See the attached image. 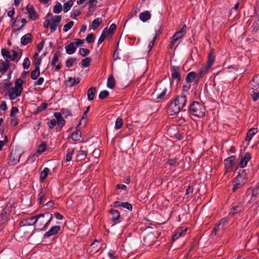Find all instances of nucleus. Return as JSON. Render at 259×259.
<instances>
[{"mask_svg":"<svg viewBox=\"0 0 259 259\" xmlns=\"http://www.w3.org/2000/svg\"><path fill=\"white\" fill-rule=\"evenodd\" d=\"M110 212L112 215L111 221L114 222L118 221L120 217L119 212L117 210L111 209Z\"/></svg>","mask_w":259,"mask_h":259,"instance_id":"obj_25","label":"nucleus"},{"mask_svg":"<svg viewBox=\"0 0 259 259\" xmlns=\"http://www.w3.org/2000/svg\"><path fill=\"white\" fill-rule=\"evenodd\" d=\"M115 79L112 75L109 76L107 79V86L108 88L112 89L114 87Z\"/></svg>","mask_w":259,"mask_h":259,"instance_id":"obj_37","label":"nucleus"},{"mask_svg":"<svg viewBox=\"0 0 259 259\" xmlns=\"http://www.w3.org/2000/svg\"><path fill=\"white\" fill-rule=\"evenodd\" d=\"M122 207L126 208V209L131 211L132 210V205L128 202H123L122 204Z\"/></svg>","mask_w":259,"mask_h":259,"instance_id":"obj_56","label":"nucleus"},{"mask_svg":"<svg viewBox=\"0 0 259 259\" xmlns=\"http://www.w3.org/2000/svg\"><path fill=\"white\" fill-rule=\"evenodd\" d=\"M80 81V80L78 78H72V77H69L68 80L67 82L69 83V86L72 87L78 84Z\"/></svg>","mask_w":259,"mask_h":259,"instance_id":"obj_39","label":"nucleus"},{"mask_svg":"<svg viewBox=\"0 0 259 259\" xmlns=\"http://www.w3.org/2000/svg\"><path fill=\"white\" fill-rule=\"evenodd\" d=\"M73 4V1L71 0L65 3L63 5V11L65 13L68 12L71 8Z\"/></svg>","mask_w":259,"mask_h":259,"instance_id":"obj_41","label":"nucleus"},{"mask_svg":"<svg viewBox=\"0 0 259 259\" xmlns=\"http://www.w3.org/2000/svg\"><path fill=\"white\" fill-rule=\"evenodd\" d=\"M71 138L75 141L79 140L81 138V132L79 130H76L72 134Z\"/></svg>","mask_w":259,"mask_h":259,"instance_id":"obj_35","label":"nucleus"},{"mask_svg":"<svg viewBox=\"0 0 259 259\" xmlns=\"http://www.w3.org/2000/svg\"><path fill=\"white\" fill-rule=\"evenodd\" d=\"M116 25L115 24H112L110 25L109 30L107 29V34L112 35L114 32V30L116 29Z\"/></svg>","mask_w":259,"mask_h":259,"instance_id":"obj_55","label":"nucleus"},{"mask_svg":"<svg viewBox=\"0 0 259 259\" xmlns=\"http://www.w3.org/2000/svg\"><path fill=\"white\" fill-rule=\"evenodd\" d=\"M243 210V205L239 203L237 205L233 207L229 213V215L231 217L234 216L235 214L240 213Z\"/></svg>","mask_w":259,"mask_h":259,"instance_id":"obj_18","label":"nucleus"},{"mask_svg":"<svg viewBox=\"0 0 259 259\" xmlns=\"http://www.w3.org/2000/svg\"><path fill=\"white\" fill-rule=\"evenodd\" d=\"M74 152V149L73 148H69L67 151L66 155L65 157L66 162L70 161L72 159V156Z\"/></svg>","mask_w":259,"mask_h":259,"instance_id":"obj_32","label":"nucleus"},{"mask_svg":"<svg viewBox=\"0 0 259 259\" xmlns=\"http://www.w3.org/2000/svg\"><path fill=\"white\" fill-rule=\"evenodd\" d=\"M196 76V73L194 72H189L186 76V80L188 83L192 82Z\"/></svg>","mask_w":259,"mask_h":259,"instance_id":"obj_40","label":"nucleus"},{"mask_svg":"<svg viewBox=\"0 0 259 259\" xmlns=\"http://www.w3.org/2000/svg\"><path fill=\"white\" fill-rule=\"evenodd\" d=\"M61 17L60 16H55L52 20V24H51L50 21L47 19L44 22V26L45 28L50 27L51 31L52 32H54L57 29V27L61 21Z\"/></svg>","mask_w":259,"mask_h":259,"instance_id":"obj_4","label":"nucleus"},{"mask_svg":"<svg viewBox=\"0 0 259 259\" xmlns=\"http://www.w3.org/2000/svg\"><path fill=\"white\" fill-rule=\"evenodd\" d=\"M30 65V62L28 58H25L23 63V67L24 69H27Z\"/></svg>","mask_w":259,"mask_h":259,"instance_id":"obj_51","label":"nucleus"},{"mask_svg":"<svg viewBox=\"0 0 259 259\" xmlns=\"http://www.w3.org/2000/svg\"><path fill=\"white\" fill-rule=\"evenodd\" d=\"M171 78L173 80H177L178 82L181 80V70L179 67H172L171 69Z\"/></svg>","mask_w":259,"mask_h":259,"instance_id":"obj_11","label":"nucleus"},{"mask_svg":"<svg viewBox=\"0 0 259 259\" xmlns=\"http://www.w3.org/2000/svg\"><path fill=\"white\" fill-rule=\"evenodd\" d=\"M109 95V92L106 91L104 90L103 91H101L99 95V98L100 99H103L107 97Z\"/></svg>","mask_w":259,"mask_h":259,"instance_id":"obj_50","label":"nucleus"},{"mask_svg":"<svg viewBox=\"0 0 259 259\" xmlns=\"http://www.w3.org/2000/svg\"><path fill=\"white\" fill-rule=\"evenodd\" d=\"M151 17V14L150 12L146 11L141 13L139 15L140 20L143 22H145L149 20Z\"/></svg>","mask_w":259,"mask_h":259,"instance_id":"obj_28","label":"nucleus"},{"mask_svg":"<svg viewBox=\"0 0 259 259\" xmlns=\"http://www.w3.org/2000/svg\"><path fill=\"white\" fill-rule=\"evenodd\" d=\"M252 94L251 96L254 101H256L259 98V91L258 90H252Z\"/></svg>","mask_w":259,"mask_h":259,"instance_id":"obj_49","label":"nucleus"},{"mask_svg":"<svg viewBox=\"0 0 259 259\" xmlns=\"http://www.w3.org/2000/svg\"><path fill=\"white\" fill-rule=\"evenodd\" d=\"M86 41L88 43L93 42L94 41V36L93 33L88 34L86 37Z\"/></svg>","mask_w":259,"mask_h":259,"instance_id":"obj_58","label":"nucleus"},{"mask_svg":"<svg viewBox=\"0 0 259 259\" xmlns=\"http://www.w3.org/2000/svg\"><path fill=\"white\" fill-rule=\"evenodd\" d=\"M96 92V89L95 87H92L88 91V99L89 101H92L94 98V96Z\"/></svg>","mask_w":259,"mask_h":259,"instance_id":"obj_30","label":"nucleus"},{"mask_svg":"<svg viewBox=\"0 0 259 259\" xmlns=\"http://www.w3.org/2000/svg\"><path fill=\"white\" fill-rule=\"evenodd\" d=\"M87 151L84 150L79 151L78 156H80L82 159H84L86 157L87 155Z\"/></svg>","mask_w":259,"mask_h":259,"instance_id":"obj_64","label":"nucleus"},{"mask_svg":"<svg viewBox=\"0 0 259 259\" xmlns=\"http://www.w3.org/2000/svg\"><path fill=\"white\" fill-rule=\"evenodd\" d=\"M35 220V217H31L26 219L20 223V227H22L26 226H31L35 224V223H34V221Z\"/></svg>","mask_w":259,"mask_h":259,"instance_id":"obj_23","label":"nucleus"},{"mask_svg":"<svg viewBox=\"0 0 259 259\" xmlns=\"http://www.w3.org/2000/svg\"><path fill=\"white\" fill-rule=\"evenodd\" d=\"M60 227L59 226H54L51 228V229L47 231L44 235L45 237H50V236L57 234L60 230Z\"/></svg>","mask_w":259,"mask_h":259,"instance_id":"obj_15","label":"nucleus"},{"mask_svg":"<svg viewBox=\"0 0 259 259\" xmlns=\"http://www.w3.org/2000/svg\"><path fill=\"white\" fill-rule=\"evenodd\" d=\"M214 55L211 52L209 53L208 55V58L206 66L202 67L199 72L198 73V76L199 78L202 77L207 72L208 70L211 66L212 65L214 60Z\"/></svg>","mask_w":259,"mask_h":259,"instance_id":"obj_5","label":"nucleus"},{"mask_svg":"<svg viewBox=\"0 0 259 259\" xmlns=\"http://www.w3.org/2000/svg\"><path fill=\"white\" fill-rule=\"evenodd\" d=\"M10 67L9 61L3 60H0V72L2 74L5 73Z\"/></svg>","mask_w":259,"mask_h":259,"instance_id":"obj_19","label":"nucleus"},{"mask_svg":"<svg viewBox=\"0 0 259 259\" xmlns=\"http://www.w3.org/2000/svg\"><path fill=\"white\" fill-rule=\"evenodd\" d=\"M247 173L244 170L239 172L234 181V185L232 188L233 191L235 192L237 189L242 187L245 183L246 180Z\"/></svg>","mask_w":259,"mask_h":259,"instance_id":"obj_3","label":"nucleus"},{"mask_svg":"<svg viewBox=\"0 0 259 259\" xmlns=\"http://www.w3.org/2000/svg\"><path fill=\"white\" fill-rule=\"evenodd\" d=\"M91 61V59L90 58H89V57L85 58V59H83L81 61V65L84 67H87L90 65Z\"/></svg>","mask_w":259,"mask_h":259,"instance_id":"obj_44","label":"nucleus"},{"mask_svg":"<svg viewBox=\"0 0 259 259\" xmlns=\"http://www.w3.org/2000/svg\"><path fill=\"white\" fill-rule=\"evenodd\" d=\"M26 10L29 14V17L32 20H36L38 16L34 10V7L32 5H28L26 7Z\"/></svg>","mask_w":259,"mask_h":259,"instance_id":"obj_16","label":"nucleus"},{"mask_svg":"<svg viewBox=\"0 0 259 259\" xmlns=\"http://www.w3.org/2000/svg\"><path fill=\"white\" fill-rule=\"evenodd\" d=\"M56 120L53 119L48 123V125L50 128H53L56 125Z\"/></svg>","mask_w":259,"mask_h":259,"instance_id":"obj_63","label":"nucleus"},{"mask_svg":"<svg viewBox=\"0 0 259 259\" xmlns=\"http://www.w3.org/2000/svg\"><path fill=\"white\" fill-rule=\"evenodd\" d=\"M65 48L66 53L69 55L73 54L77 49L73 41L70 42L68 45L66 46Z\"/></svg>","mask_w":259,"mask_h":259,"instance_id":"obj_21","label":"nucleus"},{"mask_svg":"<svg viewBox=\"0 0 259 259\" xmlns=\"http://www.w3.org/2000/svg\"><path fill=\"white\" fill-rule=\"evenodd\" d=\"M250 89L254 90L259 89V74L255 75L249 83Z\"/></svg>","mask_w":259,"mask_h":259,"instance_id":"obj_13","label":"nucleus"},{"mask_svg":"<svg viewBox=\"0 0 259 259\" xmlns=\"http://www.w3.org/2000/svg\"><path fill=\"white\" fill-rule=\"evenodd\" d=\"M186 25H184L183 27L181 28V29L177 32L172 36V41L171 42L170 45V48L171 49H172L174 47H175V46L176 44L177 43V41L181 38L186 33Z\"/></svg>","mask_w":259,"mask_h":259,"instance_id":"obj_7","label":"nucleus"},{"mask_svg":"<svg viewBox=\"0 0 259 259\" xmlns=\"http://www.w3.org/2000/svg\"><path fill=\"white\" fill-rule=\"evenodd\" d=\"M187 231V229H179L173 236L172 240L174 241L178 239L180 237L184 235Z\"/></svg>","mask_w":259,"mask_h":259,"instance_id":"obj_29","label":"nucleus"},{"mask_svg":"<svg viewBox=\"0 0 259 259\" xmlns=\"http://www.w3.org/2000/svg\"><path fill=\"white\" fill-rule=\"evenodd\" d=\"M20 158V154L13 150L11 153L9 162L11 165H15L19 161Z\"/></svg>","mask_w":259,"mask_h":259,"instance_id":"obj_9","label":"nucleus"},{"mask_svg":"<svg viewBox=\"0 0 259 259\" xmlns=\"http://www.w3.org/2000/svg\"><path fill=\"white\" fill-rule=\"evenodd\" d=\"M70 113L67 110L65 111L64 109L61 110V112H55L54 115L57 119V123L58 125L62 127L65 123L64 119H63V115L67 116L70 115Z\"/></svg>","mask_w":259,"mask_h":259,"instance_id":"obj_6","label":"nucleus"},{"mask_svg":"<svg viewBox=\"0 0 259 259\" xmlns=\"http://www.w3.org/2000/svg\"><path fill=\"white\" fill-rule=\"evenodd\" d=\"M18 112V109L16 107H13L11 111V116L15 117L16 114Z\"/></svg>","mask_w":259,"mask_h":259,"instance_id":"obj_61","label":"nucleus"},{"mask_svg":"<svg viewBox=\"0 0 259 259\" xmlns=\"http://www.w3.org/2000/svg\"><path fill=\"white\" fill-rule=\"evenodd\" d=\"M167 93L166 89H164L160 94L157 96V99H164Z\"/></svg>","mask_w":259,"mask_h":259,"instance_id":"obj_57","label":"nucleus"},{"mask_svg":"<svg viewBox=\"0 0 259 259\" xmlns=\"http://www.w3.org/2000/svg\"><path fill=\"white\" fill-rule=\"evenodd\" d=\"M21 92L14 88L10 89L8 92V96L11 100H14L21 94Z\"/></svg>","mask_w":259,"mask_h":259,"instance_id":"obj_14","label":"nucleus"},{"mask_svg":"<svg viewBox=\"0 0 259 259\" xmlns=\"http://www.w3.org/2000/svg\"><path fill=\"white\" fill-rule=\"evenodd\" d=\"M107 28H104L98 39V44L99 45H100L104 40L107 35Z\"/></svg>","mask_w":259,"mask_h":259,"instance_id":"obj_38","label":"nucleus"},{"mask_svg":"<svg viewBox=\"0 0 259 259\" xmlns=\"http://www.w3.org/2000/svg\"><path fill=\"white\" fill-rule=\"evenodd\" d=\"M40 74L39 68H35V69L31 72V77L32 79L35 80Z\"/></svg>","mask_w":259,"mask_h":259,"instance_id":"obj_42","label":"nucleus"},{"mask_svg":"<svg viewBox=\"0 0 259 259\" xmlns=\"http://www.w3.org/2000/svg\"><path fill=\"white\" fill-rule=\"evenodd\" d=\"M220 224H217L214 225V227L213 228L211 235H215L217 234V233L218 231L220 229Z\"/></svg>","mask_w":259,"mask_h":259,"instance_id":"obj_60","label":"nucleus"},{"mask_svg":"<svg viewBox=\"0 0 259 259\" xmlns=\"http://www.w3.org/2000/svg\"><path fill=\"white\" fill-rule=\"evenodd\" d=\"M31 39L32 35L30 33H28L21 37V42L23 45H26L31 41Z\"/></svg>","mask_w":259,"mask_h":259,"instance_id":"obj_26","label":"nucleus"},{"mask_svg":"<svg viewBox=\"0 0 259 259\" xmlns=\"http://www.w3.org/2000/svg\"><path fill=\"white\" fill-rule=\"evenodd\" d=\"M247 195L248 196H250L249 202L253 201L257 195V190L249 188L247 191Z\"/></svg>","mask_w":259,"mask_h":259,"instance_id":"obj_22","label":"nucleus"},{"mask_svg":"<svg viewBox=\"0 0 259 259\" xmlns=\"http://www.w3.org/2000/svg\"><path fill=\"white\" fill-rule=\"evenodd\" d=\"M62 10V5L59 3H57L53 8V12L56 14H58L60 13Z\"/></svg>","mask_w":259,"mask_h":259,"instance_id":"obj_43","label":"nucleus"},{"mask_svg":"<svg viewBox=\"0 0 259 259\" xmlns=\"http://www.w3.org/2000/svg\"><path fill=\"white\" fill-rule=\"evenodd\" d=\"M47 106H48V104L47 103H42V104L40 106H39L37 108V111L35 112V114H37L38 113L45 110L47 107Z\"/></svg>","mask_w":259,"mask_h":259,"instance_id":"obj_52","label":"nucleus"},{"mask_svg":"<svg viewBox=\"0 0 259 259\" xmlns=\"http://www.w3.org/2000/svg\"><path fill=\"white\" fill-rule=\"evenodd\" d=\"M74 22L72 21H69L63 27V31L64 32L68 31L73 25Z\"/></svg>","mask_w":259,"mask_h":259,"instance_id":"obj_45","label":"nucleus"},{"mask_svg":"<svg viewBox=\"0 0 259 259\" xmlns=\"http://www.w3.org/2000/svg\"><path fill=\"white\" fill-rule=\"evenodd\" d=\"M73 41L74 43L75 47L78 48L79 45H81L84 42V40L76 38L74 39Z\"/></svg>","mask_w":259,"mask_h":259,"instance_id":"obj_54","label":"nucleus"},{"mask_svg":"<svg viewBox=\"0 0 259 259\" xmlns=\"http://www.w3.org/2000/svg\"><path fill=\"white\" fill-rule=\"evenodd\" d=\"M60 55V53L59 52H56L51 62L52 66L55 67L54 71H59L61 68V63L59 60Z\"/></svg>","mask_w":259,"mask_h":259,"instance_id":"obj_8","label":"nucleus"},{"mask_svg":"<svg viewBox=\"0 0 259 259\" xmlns=\"http://www.w3.org/2000/svg\"><path fill=\"white\" fill-rule=\"evenodd\" d=\"M235 158L234 156H232L225 160V167L226 169H230L233 165V162L235 161Z\"/></svg>","mask_w":259,"mask_h":259,"instance_id":"obj_27","label":"nucleus"},{"mask_svg":"<svg viewBox=\"0 0 259 259\" xmlns=\"http://www.w3.org/2000/svg\"><path fill=\"white\" fill-rule=\"evenodd\" d=\"M76 59L74 58H70L66 60V65L67 67H70L73 64V63L76 61Z\"/></svg>","mask_w":259,"mask_h":259,"instance_id":"obj_47","label":"nucleus"},{"mask_svg":"<svg viewBox=\"0 0 259 259\" xmlns=\"http://www.w3.org/2000/svg\"><path fill=\"white\" fill-rule=\"evenodd\" d=\"M257 132V128H251L247 132L245 140L247 141H250L254 135Z\"/></svg>","mask_w":259,"mask_h":259,"instance_id":"obj_24","label":"nucleus"},{"mask_svg":"<svg viewBox=\"0 0 259 259\" xmlns=\"http://www.w3.org/2000/svg\"><path fill=\"white\" fill-rule=\"evenodd\" d=\"M251 155L249 152H246L243 156H242L240 158V161L238 165L243 168L246 166L247 162L251 159Z\"/></svg>","mask_w":259,"mask_h":259,"instance_id":"obj_10","label":"nucleus"},{"mask_svg":"<svg viewBox=\"0 0 259 259\" xmlns=\"http://www.w3.org/2000/svg\"><path fill=\"white\" fill-rule=\"evenodd\" d=\"M79 53L82 56L85 57L89 54L90 51L87 49L80 48L79 51Z\"/></svg>","mask_w":259,"mask_h":259,"instance_id":"obj_46","label":"nucleus"},{"mask_svg":"<svg viewBox=\"0 0 259 259\" xmlns=\"http://www.w3.org/2000/svg\"><path fill=\"white\" fill-rule=\"evenodd\" d=\"M50 172V169L48 167H45L43 170L40 172L39 181L40 182H44V180L47 177Z\"/></svg>","mask_w":259,"mask_h":259,"instance_id":"obj_31","label":"nucleus"},{"mask_svg":"<svg viewBox=\"0 0 259 259\" xmlns=\"http://www.w3.org/2000/svg\"><path fill=\"white\" fill-rule=\"evenodd\" d=\"M123 124L122 120L121 118H118L115 122V128L119 129L121 127Z\"/></svg>","mask_w":259,"mask_h":259,"instance_id":"obj_48","label":"nucleus"},{"mask_svg":"<svg viewBox=\"0 0 259 259\" xmlns=\"http://www.w3.org/2000/svg\"><path fill=\"white\" fill-rule=\"evenodd\" d=\"M41 61V58L35 59V61L33 62L35 68H39V65L40 64Z\"/></svg>","mask_w":259,"mask_h":259,"instance_id":"obj_62","label":"nucleus"},{"mask_svg":"<svg viewBox=\"0 0 259 259\" xmlns=\"http://www.w3.org/2000/svg\"><path fill=\"white\" fill-rule=\"evenodd\" d=\"M168 110L171 114H175L178 113L180 111L181 109L180 107L179 106V105L177 104L175 100H174L169 105Z\"/></svg>","mask_w":259,"mask_h":259,"instance_id":"obj_12","label":"nucleus"},{"mask_svg":"<svg viewBox=\"0 0 259 259\" xmlns=\"http://www.w3.org/2000/svg\"><path fill=\"white\" fill-rule=\"evenodd\" d=\"M24 81L20 78L17 79L15 82V87H13L14 88L17 89L19 91L21 92L22 91L23 88H22V84L23 83Z\"/></svg>","mask_w":259,"mask_h":259,"instance_id":"obj_33","label":"nucleus"},{"mask_svg":"<svg viewBox=\"0 0 259 259\" xmlns=\"http://www.w3.org/2000/svg\"><path fill=\"white\" fill-rule=\"evenodd\" d=\"M175 101H176L179 106L180 107V109H182L186 105V98L185 95L178 97L176 98Z\"/></svg>","mask_w":259,"mask_h":259,"instance_id":"obj_20","label":"nucleus"},{"mask_svg":"<svg viewBox=\"0 0 259 259\" xmlns=\"http://www.w3.org/2000/svg\"><path fill=\"white\" fill-rule=\"evenodd\" d=\"M102 20L101 18H97L94 19L92 24V29H96L102 23Z\"/></svg>","mask_w":259,"mask_h":259,"instance_id":"obj_36","label":"nucleus"},{"mask_svg":"<svg viewBox=\"0 0 259 259\" xmlns=\"http://www.w3.org/2000/svg\"><path fill=\"white\" fill-rule=\"evenodd\" d=\"M52 219V214L47 212L35 216L34 223H35L38 230L43 231L48 227Z\"/></svg>","mask_w":259,"mask_h":259,"instance_id":"obj_1","label":"nucleus"},{"mask_svg":"<svg viewBox=\"0 0 259 259\" xmlns=\"http://www.w3.org/2000/svg\"><path fill=\"white\" fill-rule=\"evenodd\" d=\"M167 163L168 164H169L171 166H175V165L178 164V163H179L177 161V158H174V159L170 158V159H169Z\"/></svg>","mask_w":259,"mask_h":259,"instance_id":"obj_59","label":"nucleus"},{"mask_svg":"<svg viewBox=\"0 0 259 259\" xmlns=\"http://www.w3.org/2000/svg\"><path fill=\"white\" fill-rule=\"evenodd\" d=\"M46 145L45 143L42 142L41 144L38 146L37 149V152L39 153H41L46 150Z\"/></svg>","mask_w":259,"mask_h":259,"instance_id":"obj_53","label":"nucleus"},{"mask_svg":"<svg viewBox=\"0 0 259 259\" xmlns=\"http://www.w3.org/2000/svg\"><path fill=\"white\" fill-rule=\"evenodd\" d=\"M189 110L192 115L198 117H203L205 114L204 107L196 101L193 102L190 106Z\"/></svg>","mask_w":259,"mask_h":259,"instance_id":"obj_2","label":"nucleus"},{"mask_svg":"<svg viewBox=\"0 0 259 259\" xmlns=\"http://www.w3.org/2000/svg\"><path fill=\"white\" fill-rule=\"evenodd\" d=\"M47 194V190L46 189H41L38 195L37 200L39 204H43L46 202V197Z\"/></svg>","mask_w":259,"mask_h":259,"instance_id":"obj_17","label":"nucleus"},{"mask_svg":"<svg viewBox=\"0 0 259 259\" xmlns=\"http://www.w3.org/2000/svg\"><path fill=\"white\" fill-rule=\"evenodd\" d=\"M1 52L3 56L6 58V60H8V59L11 60V51H9L5 49H2Z\"/></svg>","mask_w":259,"mask_h":259,"instance_id":"obj_34","label":"nucleus"}]
</instances>
